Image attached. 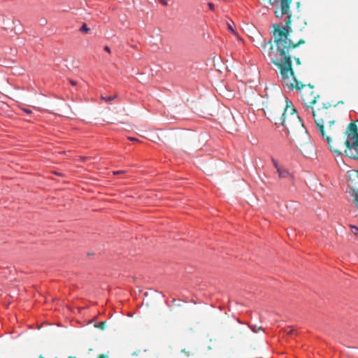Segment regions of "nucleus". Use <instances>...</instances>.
Listing matches in <instances>:
<instances>
[{
	"mask_svg": "<svg viewBox=\"0 0 358 358\" xmlns=\"http://www.w3.org/2000/svg\"><path fill=\"white\" fill-rule=\"evenodd\" d=\"M291 2L292 0H280V8L275 11L277 17L285 16V24L280 22L273 24V36L275 45L272 44L271 41H269L270 47L268 51V57L280 71L283 85L289 89L296 88L301 90L299 83L294 76L289 51L303 43L304 41L299 40L295 42L289 38L291 31L289 27L291 17L289 4Z\"/></svg>",
	"mask_w": 358,
	"mask_h": 358,
	"instance_id": "obj_1",
	"label": "nucleus"
},
{
	"mask_svg": "<svg viewBox=\"0 0 358 358\" xmlns=\"http://www.w3.org/2000/svg\"><path fill=\"white\" fill-rule=\"evenodd\" d=\"M345 145L348 148L353 149L356 155H354L355 159H358V133L357 125L355 123H350L348 128V137L345 141Z\"/></svg>",
	"mask_w": 358,
	"mask_h": 358,
	"instance_id": "obj_2",
	"label": "nucleus"
},
{
	"mask_svg": "<svg viewBox=\"0 0 358 358\" xmlns=\"http://www.w3.org/2000/svg\"><path fill=\"white\" fill-rule=\"evenodd\" d=\"M282 125L287 128L293 124H297L300 122V117L298 115L296 110L292 106L287 104L284 110L282 117L280 118Z\"/></svg>",
	"mask_w": 358,
	"mask_h": 358,
	"instance_id": "obj_3",
	"label": "nucleus"
},
{
	"mask_svg": "<svg viewBox=\"0 0 358 358\" xmlns=\"http://www.w3.org/2000/svg\"><path fill=\"white\" fill-rule=\"evenodd\" d=\"M271 162L273 163V165L276 169V171L278 174V177L280 178H285L291 176L290 173L285 168H284L282 166L280 165L276 159H275L273 157L271 158Z\"/></svg>",
	"mask_w": 358,
	"mask_h": 358,
	"instance_id": "obj_4",
	"label": "nucleus"
},
{
	"mask_svg": "<svg viewBox=\"0 0 358 358\" xmlns=\"http://www.w3.org/2000/svg\"><path fill=\"white\" fill-rule=\"evenodd\" d=\"M302 87H304V90L302 92V97L303 101L306 104H314L316 101L315 96L312 97L313 89L311 87H305V86Z\"/></svg>",
	"mask_w": 358,
	"mask_h": 358,
	"instance_id": "obj_5",
	"label": "nucleus"
},
{
	"mask_svg": "<svg viewBox=\"0 0 358 358\" xmlns=\"http://www.w3.org/2000/svg\"><path fill=\"white\" fill-rule=\"evenodd\" d=\"M312 113H313V116L315 119V122L317 124V127L319 128L322 137L324 138L325 135H324V131L323 121H322V120H320L317 117V114L315 113V112L314 110H313Z\"/></svg>",
	"mask_w": 358,
	"mask_h": 358,
	"instance_id": "obj_6",
	"label": "nucleus"
},
{
	"mask_svg": "<svg viewBox=\"0 0 358 358\" xmlns=\"http://www.w3.org/2000/svg\"><path fill=\"white\" fill-rule=\"evenodd\" d=\"M326 141H327V144L329 145L330 150H331L332 152H335V153L341 154V152H340L337 148H334V147H332V146L331 145V144H330V143H331V138H330V137L327 136V137H326Z\"/></svg>",
	"mask_w": 358,
	"mask_h": 358,
	"instance_id": "obj_7",
	"label": "nucleus"
},
{
	"mask_svg": "<svg viewBox=\"0 0 358 358\" xmlns=\"http://www.w3.org/2000/svg\"><path fill=\"white\" fill-rule=\"evenodd\" d=\"M117 96H101V99L104 100L106 102H111L113 100H114Z\"/></svg>",
	"mask_w": 358,
	"mask_h": 358,
	"instance_id": "obj_8",
	"label": "nucleus"
},
{
	"mask_svg": "<svg viewBox=\"0 0 358 358\" xmlns=\"http://www.w3.org/2000/svg\"><path fill=\"white\" fill-rule=\"evenodd\" d=\"M106 322L101 321V322L97 323L96 324H95L94 326H95V327H96L99 329L103 330L106 328Z\"/></svg>",
	"mask_w": 358,
	"mask_h": 358,
	"instance_id": "obj_9",
	"label": "nucleus"
},
{
	"mask_svg": "<svg viewBox=\"0 0 358 358\" xmlns=\"http://www.w3.org/2000/svg\"><path fill=\"white\" fill-rule=\"evenodd\" d=\"M80 31L83 33L87 34L90 31V28L87 27V24L84 23L80 27Z\"/></svg>",
	"mask_w": 358,
	"mask_h": 358,
	"instance_id": "obj_10",
	"label": "nucleus"
},
{
	"mask_svg": "<svg viewBox=\"0 0 358 358\" xmlns=\"http://www.w3.org/2000/svg\"><path fill=\"white\" fill-rule=\"evenodd\" d=\"M350 228H351V231H352V233L354 235H355V236H358V227H356V226L351 225V226H350Z\"/></svg>",
	"mask_w": 358,
	"mask_h": 358,
	"instance_id": "obj_11",
	"label": "nucleus"
},
{
	"mask_svg": "<svg viewBox=\"0 0 358 358\" xmlns=\"http://www.w3.org/2000/svg\"><path fill=\"white\" fill-rule=\"evenodd\" d=\"M249 327H250V328L251 329V330H252L254 333H257V332H258L259 330H262V327L257 328L255 326H252V325H250Z\"/></svg>",
	"mask_w": 358,
	"mask_h": 358,
	"instance_id": "obj_12",
	"label": "nucleus"
},
{
	"mask_svg": "<svg viewBox=\"0 0 358 358\" xmlns=\"http://www.w3.org/2000/svg\"><path fill=\"white\" fill-rule=\"evenodd\" d=\"M354 202L356 208L358 209V192H356L354 196Z\"/></svg>",
	"mask_w": 358,
	"mask_h": 358,
	"instance_id": "obj_13",
	"label": "nucleus"
},
{
	"mask_svg": "<svg viewBox=\"0 0 358 358\" xmlns=\"http://www.w3.org/2000/svg\"><path fill=\"white\" fill-rule=\"evenodd\" d=\"M208 7L210 10H215V5L213 3H208Z\"/></svg>",
	"mask_w": 358,
	"mask_h": 358,
	"instance_id": "obj_14",
	"label": "nucleus"
},
{
	"mask_svg": "<svg viewBox=\"0 0 358 358\" xmlns=\"http://www.w3.org/2000/svg\"><path fill=\"white\" fill-rule=\"evenodd\" d=\"M159 2L164 5V6H167L168 5V2L166 0H159Z\"/></svg>",
	"mask_w": 358,
	"mask_h": 358,
	"instance_id": "obj_15",
	"label": "nucleus"
},
{
	"mask_svg": "<svg viewBox=\"0 0 358 358\" xmlns=\"http://www.w3.org/2000/svg\"><path fill=\"white\" fill-rule=\"evenodd\" d=\"M69 83L72 85H77V82L76 80H71V79H69Z\"/></svg>",
	"mask_w": 358,
	"mask_h": 358,
	"instance_id": "obj_16",
	"label": "nucleus"
},
{
	"mask_svg": "<svg viewBox=\"0 0 358 358\" xmlns=\"http://www.w3.org/2000/svg\"><path fill=\"white\" fill-rule=\"evenodd\" d=\"M96 358H108V356L103 354H101Z\"/></svg>",
	"mask_w": 358,
	"mask_h": 358,
	"instance_id": "obj_17",
	"label": "nucleus"
},
{
	"mask_svg": "<svg viewBox=\"0 0 358 358\" xmlns=\"http://www.w3.org/2000/svg\"><path fill=\"white\" fill-rule=\"evenodd\" d=\"M104 50H105L106 51H107L108 53H110V48H109L108 46L106 45V46L104 47Z\"/></svg>",
	"mask_w": 358,
	"mask_h": 358,
	"instance_id": "obj_18",
	"label": "nucleus"
},
{
	"mask_svg": "<svg viewBox=\"0 0 358 358\" xmlns=\"http://www.w3.org/2000/svg\"><path fill=\"white\" fill-rule=\"evenodd\" d=\"M23 110H24L26 113H27V114H30V113H31V111L29 109H25V108H24V109H23Z\"/></svg>",
	"mask_w": 358,
	"mask_h": 358,
	"instance_id": "obj_19",
	"label": "nucleus"
},
{
	"mask_svg": "<svg viewBox=\"0 0 358 358\" xmlns=\"http://www.w3.org/2000/svg\"><path fill=\"white\" fill-rule=\"evenodd\" d=\"M228 27H229V29L233 32V33H235V31L234 30V29L232 28V27L230 25V24H228Z\"/></svg>",
	"mask_w": 358,
	"mask_h": 358,
	"instance_id": "obj_20",
	"label": "nucleus"
},
{
	"mask_svg": "<svg viewBox=\"0 0 358 358\" xmlns=\"http://www.w3.org/2000/svg\"><path fill=\"white\" fill-rule=\"evenodd\" d=\"M124 171H114V172H113V174H115H115H119V173H124Z\"/></svg>",
	"mask_w": 358,
	"mask_h": 358,
	"instance_id": "obj_21",
	"label": "nucleus"
},
{
	"mask_svg": "<svg viewBox=\"0 0 358 358\" xmlns=\"http://www.w3.org/2000/svg\"><path fill=\"white\" fill-rule=\"evenodd\" d=\"M295 60H296V62L297 64H301L300 60H299V58H295Z\"/></svg>",
	"mask_w": 358,
	"mask_h": 358,
	"instance_id": "obj_22",
	"label": "nucleus"
},
{
	"mask_svg": "<svg viewBox=\"0 0 358 358\" xmlns=\"http://www.w3.org/2000/svg\"><path fill=\"white\" fill-rule=\"evenodd\" d=\"M129 140H131V141H134V138H133V137H130V138H129Z\"/></svg>",
	"mask_w": 358,
	"mask_h": 358,
	"instance_id": "obj_23",
	"label": "nucleus"
},
{
	"mask_svg": "<svg viewBox=\"0 0 358 358\" xmlns=\"http://www.w3.org/2000/svg\"><path fill=\"white\" fill-rule=\"evenodd\" d=\"M81 159H82L83 161H85V160L87 159V157H82Z\"/></svg>",
	"mask_w": 358,
	"mask_h": 358,
	"instance_id": "obj_24",
	"label": "nucleus"
},
{
	"mask_svg": "<svg viewBox=\"0 0 358 358\" xmlns=\"http://www.w3.org/2000/svg\"><path fill=\"white\" fill-rule=\"evenodd\" d=\"M38 358H45V357L42 355H40Z\"/></svg>",
	"mask_w": 358,
	"mask_h": 358,
	"instance_id": "obj_25",
	"label": "nucleus"
},
{
	"mask_svg": "<svg viewBox=\"0 0 358 358\" xmlns=\"http://www.w3.org/2000/svg\"><path fill=\"white\" fill-rule=\"evenodd\" d=\"M69 358H76V357L70 356Z\"/></svg>",
	"mask_w": 358,
	"mask_h": 358,
	"instance_id": "obj_26",
	"label": "nucleus"
},
{
	"mask_svg": "<svg viewBox=\"0 0 358 358\" xmlns=\"http://www.w3.org/2000/svg\"><path fill=\"white\" fill-rule=\"evenodd\" d=\"M55 358H58V357H55Z\"/></svg>",
	"mask_w": 358,
	"mask_h": 358,
	"instance_id": "obj_27",
	"label": "nucleus"
}]
</instances>
